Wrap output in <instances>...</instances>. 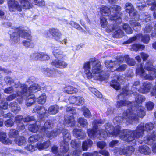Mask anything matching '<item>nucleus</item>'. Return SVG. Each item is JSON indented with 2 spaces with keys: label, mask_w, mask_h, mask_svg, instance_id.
Returning <instances> with one entry per match:
<instances>
[{
  "label": "nucleus",
  "mask_w": 156,
  "mask_h": 156,
  "mask_svg": "<svg viewBox=\"0 0 156 156\" xmlns=\"http://www.w3.org/2000/svg\"><path fill=\"white\" fill-rule=\"evenodd\" d=\"M120 7L115 5L112 7L111 10L108 7L102 5L100 8V13L102 16H108L110 14L109 19L111 21L114 20L116 23L113 26L109 25L106 29V31L108 33L115 30L113 34L114 38H122L124 35V33L121 30L122 27L123 29L128 34L132 33V30L128 25L121 23L122 21L121 14L120 11Z\"/></svg>",
  "instance_id": "f257e3e1"
},
{
  "label": "nucleus",
  "mask_w": 156,
  "mask_h": 156,
  "mask_svg": "<svg viewBox=\"0 0 156 156\" xmlns=\"http://www.w3.org/2000/svg\"><path fill=\"white\" fill-rule=\"evenodd\" d=\"M131 94L135 96V102H130L131 106L132 107L123 112L122 118L118 116L114 118L113 122L115 124L120 123L125 121L131 123L134 120H138V117L142 118L145 115L144 107L137 104L144 101L145 99V97L136 92H133Z\"/></svg>",
  "instance_id": "f03ea898"
},
{
  "label": "nucleus",
  "mask_w": 156,
  "mask_h": 156,
  "mask_svg": "<svg viewBox=\"0 0 156 156\" xmlns=\"http://www.w3.org/2000/svg\"><path fill=\"white\" fill-rule=\"evenodd\" d=\"M104 121L102 120H95L93 123V129H89L87 132L89 137L91 138L97 137L100 140L105 139L108 136H119V133L121 129L119 126L120 123L115 124V128H114L110 123H106L105 125V128L106 131L104 129H101L97 130L98 127L101 124L103 123Z\"/></svg>",
  "instance_id": "7ed1b4c3"
},
{
  "label": "nucleus",
  "mask_w": 156,
  "mask_h": 156,
  "mask_svg": "<svg viewBox=\"0 0 156 156\" xmlns=\"http://www.w3.org/2000/svg\"><path fill=\"white\" fill-rule=\"evenodd\" d=\"M102 66L99 60L95 58L90 59L84 64L83 69L86 77L88 79L103 81L108 78V73L103 74Z\"/></svg>",
  "instance_id": "20e7f679"
},
{
  "label": "nucleus",
  "mask_w": 156,
  "mask_h": 156,
  "mask_svg": "<svg viewBox=\"0 0 156 156\" xmlns=\"http://www.w3.org/2000/svg\"><path fill=\"white\" fill-rule=\"evenodd\" d=\"M154 127V125L151 123L146 124L144 127L143 123H141L137 127L135 130H121L119 133V137L124 141H132L135 139L140 138L144 135V131H150Z\"/></svg>",
  "instance_id": "39448f33"
},
{
  "label": "nucleus",
  "mask_w": 156,
  "mask_h": 156,
  "mask_svg": "<svg viewBox=\"0 0 156 156\" xmlns=\"http://www.w3.org/2000/svg\"><path fill=\"white\" fill-rule=\"evenodd\" d=\"M15 88H19L16 92L18 96L23 99L27 97L26 104L28 106L32 105L35 101V100H34L35 96L33 95L34 93L40 90L41 89V87L38 84L33 83L27 90V85L25 84H21L20 83L15 84Z\"/></svg>",
  "instance_id": "423d86ee"
},
{
  "label": "nucleus",
  "mask_w": 156,
  "mask_h": 156,
  "mask_svg": "<svg viewBox=\"0 0 156 156\" xmlns=\"http://www.w3.org/2000/svg\"><path fill=\"white\" fill-rule=\"evenodd\" d=\"M40 122V124H41L40 126V133L43 136L46 135L48 138H52L61 133L60 130L59 129H55L52 131H50L53 126L51 121L48 120L45 122L41 121Z\"/></svg>",
  "instance_id": "0eeeda50"
},
{
  "label": "nucleus",
  "mask_w": 156,
  "mask_h": 156,
  "mask_svg": "<svg viewBox=\"0 0 156 156\" xmlns=\"http://www.w3.org/2000/svg\"><path fill=\"white\" fill-rule=\"evenodd\" d=\"M62 133L64 139V140L61 142L60 151L63 152H67L69 149L68 142L71 139V136L67 129H63L61 131Z\"/></svg>",
  "instance_id": "6e6552de"
},
{
  "label": "nucleus",
  "mask_w": 156,
  "mask_h": 156,
  "mask_svg": "<svg viewBox=\"0 0 156 156\" xmlns=\"http://www.w3.org/2000/svg\"><path fill=\"white\" fill-rule=\"evenodd\" d=\"M15 32L11 36V38H30L31 32L30 30H27L23 28H18L16 29Z\"/></svg>",
  "instance_id": "1a4fd4ad"
},
{
  "label": "nucleus",
  "mask_w": 156,
  "mask_h": 156,
  "mask_svg": "<svg viewBox=\"0 0 156 156\" xmlns=\"http://www.w3.org/2000/svg\"><path fill=\"white\" fill-rule=\"evenodd\" d=\"M66 111L67 112H69V113L72 115L75 114L76 112L75 108L73 107H67ZM64 124L65 126L68 127H72L74 126L75 122L73 115L65 116Z\"/></svg>",
  "instance_id": "9d476101"
},
{
  "label": "nucleus",
  "mask_w": 156,
  "mask_h": 156,
  "mask_svg": "<svg viewBox=\"0 0 156 156\" xmlns=\"http://www.w3.org/2000/svg\"><path fill=\"white\" fill-rule=\"evenodd\" d=\"M134 151L135 149L132 146H128L122 148H117L114 150V153L116 155L123 154L126 156H130Z\"/></svg>",
  "instance_id": "9b49d317"
},
{
  "label": "nucleus",
  "mask_w": 156,
  "mask_h": 156,
  "mask_svg": "<svg viewBox=\"0 0 156 156\" xmlns=\"http://www.w3.org/2000/svg\"><path fill=\"white\" fill-rule=\"evenodd\" d=\"M140 84V83L138 81L135 82L133 84L131 88L132 90L129 91L127 88L125 87L123 88L121 90L120 93L119 95L117 96L118 98H124L125 96H127L130 94H131V93L133 92V91H136V90H137L138 87Z\"/></svg>",
  "instance_id": "f8f14e48"
},
{
  "label": "nucleus",
  "mask_w": 156,
  "mask_h": 156,
  "mask_svg": "<svg viewBox=\"0 0 156 156\" xmlns=\"http://www.w3.org/2000/svg\"><path fill=\"white\" fill-rule=\"evenodd\" d=\"M124 61L123 57L121 56H117L116 58V60L112 61V60H107L105 63V66L108 68H109L111 69H116L115 66H118V65L122 63Z\"/></svg>",
  "instance_id": "ddd939ff"
},
{
  "label": "nucleus",
  "mask_w": 156,
  "mask_h": 156,
  "mask_svg": "<svg viewBox=\"0 0 156 156\" xmlns=\"http://www.w3.org/2000/svg\"><path fill=\"white\" fill-rule=\"evenodd\" d=\"M8 6L9 10L10 12H14L16 10L20 11L22 7L18 2L15 0H9L8 1Z\"/></svg>",
  "instance_id": "4468645a"
},
{
  "label": "nucleus",
  "mask_w": 156,
  "mask_h": 156,
  "mask_svg": "<svg viewBox=\"0 0 156 156\" xmlns=\"http://www.w3.org/2000/svg\"><path fill=\"white\" fill-rule=\"evenodd\" d=\"M42 72L46 76L50 77H55L58 76V74H62L61 71H57L49 68H44L42 69Z\"/></svg>",
  "instance_id": "2eb2a0df"
},
{
  "label": "nucleus",
  "mask_w": 156,
  "mask_h": 156,
  "mask_svg": "<svg viewBox=\"0 0 156 156\" xmlns=\"http://www.w3.org/2000/svg\"><path fill=\"white\" fill-rule=\"evenodd\" d=\"M71 147L73 148H75L76 149L73 152V154L76 155V153L77 154H80L82 151V149L81 147V143L78 140H72L71 143Z\"/></svg>",
  "instance_id": "dca6fc26"
},
{
  "label": "nucleus",
  "mask_w": 156,
  "mask_h": 156,
  "mask_svg": "<svg viewBox=\"0 0 156 156\" xmlns=\"http://www.w3.org/2000/svg\"><path fill=\"white\" fill-rule=\"evenodd\" d=\"M152 87V84L149 82H146L143 83L142 86L138 91L142 93H146L148 92L150 90Z\"/></svg>",
  "instance_id": "f3484780"
},
{
  "label": "nucleus",
  "mask_w": 156,
  "mask_h": 156,
  "mask_svg": "<svg viewBox=\"0 0 156 156\" xmlns=\"http://www.w3.org/2000/svg\"><path fill=\"white\" fill-rule=\"evenodd\" d=\"M125 9L126 12H128L130 16L132 18L135 19V16H136L137 12L134 9L132 5L130 3H126L125 5Z\"/></svg>",
  "instance_id": "a211bd4d"
},
{
  "label": "nucleus",
  "mask_w": 156,
  "mask_h": 156,
  "mask_svg": "<svg viewBox=\"0 0 156 156\" xmlns=\"http://www.w3.org/2000/svg\"><path fill=\"white\" fill-rule=\"evenodd\" d=\"M51 65L55 67L60 69L66 68L68 64L65 61L62 60H55L51 62Z\"/></svg>",
  "instance_id": "6ab92c4d"
},
{
  "label": "nucleus",
  "mask_w": 156,
  "mask_h": 156,
  "mask_svg": "<svg viewBox=\"0 0 156 156\" xmlns=\"http://www.w3.org/2000/svg\"><path fill=\"white\" fill-rule=\"evenodd\" d=\"M156 140V131H154L152 134H148L144 137V141L145 143L151 144Z\"/></svg>",
  "instance_id": "aec40b11"
},
{
  "label": "nucleus",
  "mask_w": 156,
  "mask_h": 156,
  "mask_svg": "<svg viewBox=\"0 0 156 156\" xmlns=\"http://www.w3.org/2000/svg\"><path fill=\"white\" fill-rule=\"evenodd\" d=\"M73 135L79 139H82L85 137L86 134L84 131L80 129H75L73 131Z\"/></svg>",
  "instance_id": "412c9836"
},
{
  "label": "nucleus",
  "mask_w": 156,
  "mask_h": 156,
  "mask_svg": "<svg viewBox=\"0 0 156 156\" xmlns=\"http://www.w3.org/2000/svg\"><path fill=\"white\" fill-rule=\"evenodd\" d=\"M6 133L3 132H0V141L4 144L9 145L11 144L12 141L6 137Z\"/></svg>",
  "instance_id": "4be33fe9"
},
{
  "label": "nucleus",
  "mask_w": 156,
  "mask_h": 156,
  "mask_svg": "<svg viewBox=\"0 0 156 156\" xmlns=\"http://www.w3.org/2000/svg\"><path fill=\"white\" fill-rule=\"evenodd\" d=\"M44 136L42 134H41V133L38 134L32 135L29 137L28 141L30 143H34L38 141H41L42 140Z\"/></svg>",
  "instance_id": "5701e85b"
},
{
  "label": "nucleus",
  "mask_w": 156,
  "mask_h": 156,
  "mask_svg": "<svg viewBox=\"0 0 156 156\" xmlns=\"http://www.w3.org/2000/svg\"><path fill=\"white\" fill-rule=\"evenodd\" d=\"M40 123V122H37L35 124L29 125L28 127L29 130L34 133L36 132L39 130L40 133V126H41V124Z\"/></svg>",
  "instance_id": "b1692460"
},
{
  "label": "nucleus",
  "mask_w": 156,
  "mask_h": 156,
  "mask_svg": "<svg viewBox=\"0 0 156 156\" xmlns=\"http://www.w3.org/2000/svg\"><path fill=\"white\" fill-rule=\"evenodd\" d=\"M21 7L23 9H27L32 8L33 5L30 2H32V0H20Z\"/></svg>",
  "instance_id": "393cba45"
},
{
  "label": "nucleus",
  "mask_w": 156,
  "mask_h": 156,
  "mask_svg": "<svg viewBox=\"0 0 156 156\" xmlns=\"http://www.w3.org/2000/svg\"><path fill=\"white\" fill-rule=\"evenodd\" d=\"M139 151L141 153L145 155L149 154L151 152L150 148L147 146L145 145L140 146L139 148Z\"/></svg>",
  "instance_id": "a878e982"
},
{
  "label": "nucleus",
  "mask_w": 156,
  "mask_h": 156,
  "mask_svg": "<svg viewBox=\"0 0 156 156\" xmlns=\"http://www.w3.org/2000/svg\"><path fill=\"white\" fill-rule=\"evenodd\" d=\"M51 151L53 153L57 154L55 156H70L68 154H66V152H63L60 150V152H58V147L56 145L54 146L51 148Z\"/></svg>",
  "instance_id": "bb28decb"
},
{
  "label": "nucleus",
  "mask_w": 156,
  "mask_h": 156,
  "mask_svg": "<svg viewBox=\"0 0 156 156\" xmlns=\"http://www.w3.org/2000/svg\"><path fill=\"white\" fill-rule=\"evenodd\" d=\"M49 31L51 35L54 37L60 38L62 36L61 32L57 28H52L49 29Z\"/></svg>",
  "instance_id": "cd10ccee"
},
{
  "label": "nucleus",
  "mask_w": 156,
  "mask_h": 156,
  "mask_svg": "<svg viewBox=\"0 0 156 156\" xmlns=\"http://www.w3.org/2000/svg\"><path fill=\"white\" fill-rule=\"evenodd\" d=\"M64 89V91L69 94H74L77 92L78 91L77 89L71 86H66Z\"/></svg>",
  "instance_id": "c85d7f7f"
},
{
  "label": "nucleus",
  "mask_w": 156,
  "mask_h": 156,
  "mask_svg": "<svg viewBox=\"0 0 156 156\" xmlns=\"http://www.w3.org/2000/svg\"><path fill=\"white\" fill-rule=\"evenodd\" d=\"M147 3L149 5L152 6L151 9L154 10L153 15L154 18L156 19V2H155V0H148Z\"/></svg>",
  "instance_id": "c756f323"
},
{
  "label": "nucleus",
  "mask_w": 156,
  "mask_h": 156,
  "mask_svg": "<svg viewBox=\"0 0 156 156\" xmlns=\"http://www.w3.org/2000/svg\"><path fill=\"white\" fill-rule=\"evenodd\" d=\"M53 53L56 58L59 59H62L63 57L62 52L57 48H54L53 51Z\"/></svg>",
  "instance_id": "7c9ffc66"
},
{
  "label": "nucleus",
  "mask_w": 156,
  "mask_h": 156,
  "mask_svg": "<svg viewBox=\"0 0 156 156\" xmlns=\"http://www.w3.org/2000/svg\"><path fill=\"white\" fill-rule=\"evenodd\" d=\"M15 143L19 146H23L25 144L26 140L23 136H20L15 140Z\"/></svg>",
  "instance_id": "2f4dec72"
},
{
  "label": "nucleus",
  "mask_w": 156,
  "mask_h": 156,
  "mask_svg": "<svg viewBox=\"0 0 156 156\" xmlns=\"http://www.w3.org/2000/svg\"><path fill=\"white\" fill-rule=\"evenodd\" d=\"M34 110L36 111L37 113L41 116L44 115L47 112V110L45 108V107L41 106L36 107L34 109Z\"/></svg>",
  "instance_id": "473e14b6"
},
{
  "label": "nucleus",
  "mask_w": 156,
  "mask_h": 156,
  "mask_svg": "<svg viewBox=\"0 0 156 156\" xmlns=\"http://www.w3.org/2000/svg\"><path fill=\"white\" fill-rule=\"evenodd\" d=\"M92 144V141L90 139L86 140L83 143L82 150L86 151L87 150L88 148L91 146Z\"/></svg>",
  "instance_id": "72a5a7b5"
},
{
  "label": "nucleus",
  "mask_w": 156,
  "mask_h": 156,
  "mask_svg": "<svg viewBox=\"0 0 156 156\" xmlns=\"http://www.w3.org/2000/svg\"><path fill=\"white\" fill-rule=\"evenodd\" d=\"M123 57L124 60L126 62L127 64L130 66H134L135 64V62L132 58H129V56L127 55H125L124 56H121Z\"/></svg>",
  "instance_id": "f704fd0d"
},
{
  "label": "nucleus",
  "mask_w": 156,
  "mask_h": 156,
  "mask_svg": "<svg viewBox=\"0 0 156 156\" xmlns=\"http://www.w3.org/2000/svg\"><path fill=\"white\" fill-rule=\"evenodd\" d=\"M58 112V108L57 105H52L48 108V112L50 114H55Z\"/></svg>",
  "instance_id": "c9c22d12"
},
{
  "label": "nucleus",
  "mask_w": 156,
  "mask_h": 156,
  "mask_svg": "<svg viewBox=\"0 0 156 156\" xmlns=\"http://www.w3.org/2000/svg\"><path fill=\"white\" fill-rule=\"evenodd\" d=\"M78 122L80 126L82 127H87L88 125V123L87 121L84 118H79L78 120Z\"/></svg>",
  "instance_id": "e433bc0d"
},
{
  "label": "nucleus",
  "mask_w": 156,
  "mask_h": 156,
  "mask_svg": "<svg viewBox=\"0 0 156 156\" xmlns=\"http://www.w3.org/2000/svg\"><path fill=\"white\" fill-rule=\"evenodd\" d=\"M9 106L12 111H19L20 109V107L18 105L17 103L15 102L10 103Z\"/></svg>",
  "instance_id": "4c0bfd02"
},
{
  "label": "nucleus",
  "mask_w": 156,
  "mask_h": 156,
  "mask_svg": "<svg viewBox=\"0 0 156 156\" xmlns=\"http://www.w3.org/2000/svg\"><path fill=\"white\" fill-rule=\"evenodd\" d=\"M119 80V79H118L117 81L115 80H112L110 83V86L116 90L120 89V86L119 83L118 82Z\"/></svg>",
  "instance_id": "58836bf2"
},
{
  "label": "nucleus",
  "mask_w": 156,
  "mask_h": 156,
  "mask_svg": "<svg viewBox=\"0 0 156 156\" xmlns=\"http://www.w3.org/2000/svg\"><path fill=\"white\" fill-rule=\"evenodd\" d=\"M128 105L129 106H131L130 102L126 101L120 100L117 102L116 106L117 108H120L122 106Z\"/></svg>",
  "instance_id": "ea45409f"
},
{
  "label": "nucleus",
  "mask_w": 156,
  "mask_h": 156,
  "mask_svg": "<svg viewBox=\"0 0 156 156\" xmlns=\"http://www.w3.org/2000/svg\"><path fill=\"white\" fill-rule=\"evenodd\" d=\"M46 97L45 94H43L37 99V101L39 104H44L46 101Z\"/></svg>",
  "instance_id": "a19ab883"
},
{
  "label": "nucleus",
  "mask_w": 156,
  "mask_h": 156,
  "mask_svg": "<svg viewBox=\"0 0 156 156\" xmlns=\"http://www.w3.org/2000/svg\"><path fill=\"white\" fill-rule=\"evenodd\" d=\"M145 46L144 45L140 44H134L132 46V49L136 51L139 49L141 50H143Z\"/></svg>",
  "instance_id": "79ce46f5"
},
{
  "label": "nucleus",
  "mask_w": 156,
  "mask_h": 156,
  "mask_svg": "<svg viewBox=\"0 0 156 156\" xmlns=\"http://www.w3.org/2000/svg\"><path fill=\"white\" fill-rule=\"evenodd\" d=\"M127 65L125 64H123L120 65L119 67L113 69H111V71L113 72L116 70L118 72H122L124 71L127 68Z\"/></svg>",
  "instance_id": "37998d69"
},
{
  "label": "nucleus",
  "mask_w": 156,
  "mask_h": 156,
  "mask_svg": "<svg viewBox=\"0 0 156 156\" xmlns=\"http://www.w3.org/2000/svg\"><path fill=\"white\" fill-rule=\"evenodd\" d=\"M84 115L86 117L89 118L91 117L90 112L89 110L86 107H83L82 108Z\"/></svg>",
  "instance_id": "c03bdc74"
},
{
  "label": "nucleus",
  "mask_w": 156,
  "mask_h": 156,
  "mask_svg": "<svg viewBox=\"0 0 156 156\" xmlns=\"http://www.w3.org/2000/svg\"><path fill=\"white\" fill-rule=\"evenodd\" d=\"M150 38V36L147 34L143 35L141 34H136L133 39H147Z\"/></svg>",
  "instance_id": "a18cd8bd"
},
{
  "label": "nucleus",
  "mask_w": 156,
  "mask_h": 156,
  "mask_svg": "<svg viewBox=\"0 0 156 156\" xmlns=\"http://www.w3.org/2000/svg\"><path fill=\"white\" fill-rule=\"evenodd\" d=\"M22 42L23 45L27 47L31 48L33 46V44L31 40H24Z\"/></svg>",
  "instance_id": "49530a36"
},
{
  "label": "nucleus",
  "mask_w": 156,
  "mask_h": 156,
  "mask_svg": "<svg viewBox=\"0 0 156 156\" xmlns=\"http://www.w3.org/2000/svg\"><path fill=\"white\" fill-rule=\"evenodd\" d=\"M41 54L38 53H32L31 54L30 56L31 58L34 60H40L41 57Z\"/></svg>",
  "instance_id": "de8ad7c7"
},
{
  "label": "nucleus",
  "mask_w": 156,
  "mask_h": 156,
  "mask_svg": "<svg viewBox=\"0 0 156 156\" xmlns=\"http://www.w3.org/2000/svg\"><path fill=\"white\" fill-rule=\"evenodd\" d=\"M18 134V131L15 129H11L9 131V135L11 138H14Z\"/></svg>",
  "instance_id": "09e8293b"
},
{
  "label": "nucleus",
  "mask_w": 156,
  "mask_h": 156,
  "mask_svg": "<svg viewBox=\"0 0 156 156\" xmlns=\"http://www.w3.org/2000/svg\"><path fill=\"white\" fill-rule=\"evenodd\" d=\"M35 3V4L39 6H44L45 2L44 0H32Z\"/></svg>",
  "instance_id": "8fccbe9b"
},
{
  "label": "nucleus",
  "mask_w": 156,
  "mask_h": 156,
  "mask_svg": "<svg viewBox=\"0 0 156 156\" xmlns=\"http://www.w3.org/2000/svg\"><path fill=\"white\" fill-rule=\"evenodd\" d=\"M139 19L142 20V21H145L146 22H148L150 20V17L148 15L143 14L140 15L139 16Z\"/></svg>",
  "instance_id": "3c124183"
},
{
  "label": "nucleus",
  "mask_w": 156,
  "mask_h": 156,
  "mask_svg": "<svg viewBox=\"0 0 156 156\" xmlns=\"http://www.w3.org/2000/svg\"><path fill=\"white\" fill-rule=\"evenodd\" d=\"M100 24L101 27L103 28L106 27L108 24V22L105 17L101 16L100 18Z\"/></svg>",
  "instance_id": "603ef678"
},
{
  "label": "nucleus",
  "mask_w": 156,
  "mask_h": 156,
  "mask_svg": "<svg viewBox=\"0 0 156 156\" xmlns=\"http://www.w3.org/2000/svg\"><path fill=\"white\" fill-rule=\"evenodd\" d=\"M130 23L133 26L134 30H138L140 29L141 27L139 23L135 22L131 23V22H130Z\"/></svg>",
  "instance_id": "864d4df0"
},
{
  "label": "nucleus",
  "mask_w": 156,
  "mask_h": 156,
  "mask_svg": "<svg viewBox=\"0 0 156 156\" xmlns=\"http://www.w3.org/2000/svg\"><path fill=\"white\" fill-rule=\"evenodd\" d=\"M77 100H76V105H80L81 104H83L84 102V98L80 96H76Z\"/></svg>",
  "instance_id": "5fc2aeb1"
},
{
  "label": "nucleus",
  "mask_w": 156,
  "mask_h": 156,
  "mask_svg": "<svg viewBox=\"0 0 156 156\" xmlns=\"http://www.w3.org/2000/svg\"><path fill=\"white\" fill-rule=\"evenodd\" d=\"M25 148L28 151H33L36 149L37 147L31 144H29L25 147Z\"/></svg>",
  "instance_id": "6e6d98bb"
},
{
  "label": "nucleus",
  "mask_w": 156,
  "mask_h": 156,
  "mask_svg": "<svg viewBox=\"0 0 156 156\" xmlns=\"http://www.w3.org/2000/svg\"><path fill=\"white\" fill-rule=\"evenodd\" d=\"M34 120L35 118L34 116L28 115L24 118L23 119V121L24 122H28Z\"/></svg>",
  "instance_id": "4d7b16f0"
},
{
  "label": "nucleus",
  "mask_w": 156,
  "mask_h": 156,
  "mask_svg": "<svg viewBox=\"0 0 156 156\" xmlns=\"http://www.w3.org/2000/svg\"><path fill=\"white\" fill-rule=\"evenodd\" d=\"M69 24L72 27L75 28L79 30H80L82 29V28L79 24L74 21H70Z\"/></svg>",
  "instance_id": "13d9d810"
},
{
  "label": "nucleus",
  "mask_w": 156,
  "mask_h": 156,
  "mask_svg": "<svg viewBox=\"0 0 156 156\" xmlns=\"http://www.w3.org/2000/svg\"><path fill=\"white\" fill-rule=\"evenodd\" d=\"M77 97L76 96H73L69 97V100L70 103L75 104L76 105V100H77Z\"/></svg>",
  "instance_id": "bf43d9fd"
},
{
  "label": "nucleus",
  "mask_w": 156,
  "mask_h": 156,
  "mask_svg": "<svg viewBox=\"0 0 156 156\" xmlns=\"http://www.w3.org/2000/svg\"><path fill=\"white\" fill-rule=\"evenodd\" d=\"M14 91V88L12 87H10L5 88L4 90V92L7 94H11Z\"/></svg>",
  "instance_id": "052dcab7"
},
{
  "label": "nucleus",
  "mask_w": 156,
  "mask_h": 156,
  "mask_svg": "<svg viewBox=\"0 0 156 156\" xmlns=\"http://www.w3.org/2000/svg\"><path fill=\"white\" fill-rule=\"evenodd\" d=\"M98 147L101 149L104 148L106 146V143L102 141H100L97 143Z\"/></svg>",
  "instance_id": "680f3d73"
},
{
  "label": "nucleus",
  "mask_w": 156,
  "mask_h": 156,
  "mask_svg": "<svg viewBox=\"0 0 156 156\" xmlns=\"http://www.w3.org/2000/svg\"><path fill=\"white\" fill-rule=\"evenodd\" d=\"M146 106L148 110H151L154 108V105L153 103L149 102L146 104Z\"/></svg>",
  "instance_id": "e2e57ef3"
},
{
  "label": "nucleus",
  "mask_w": 156,
  "mask_h": 156,
  "mask_svg": "<svg viewBox=\"0 0 156 156\" xmlns=\"http://www.w3.org/2000/svg\"><path fill=\"white\" fill-rule=\"evenodd\" d=\"M14 122L11 119H9L4 122L5 125L7 127H11L13 126Z\"/></svg>",
  "instance_id": "0e129e2a"
},
{
  "label": "nucleus",
  "mask_w": 156,
  "mask_h": 156,
  "mask_svg": "<svg viewBox=\"0 0 156 156\" xmlns=\"http://www.w3.org/2000/svg\"><path fill=\"white\" fill-rule=\"evenodd\" d=\"M23 118L22 115L16 116L15 118V122L17 123H20L21 121H23Z\"/></svg>",
  "instance_id": "69168bd1"
},
{
  "label": "nucleus",
  "mask_w": 156,
  "mask_h": 156,
  "mask_svg": "<svg viewBox=\"0 0 156 156\" xmlns=\"http://www.w3.org/2000/svg\"><path fill=\"white\" fill-rule=\"evenodd\" d=\"M4 80L6 83L10 84H11L12 83H14L13 79L8 77H5Z\"/></svg>",
  "instance_id": "338daca9"
},
{
  "label": "nucleus",
  "mask_w": 156,
  "mask_h": 156,
  "mask_svg": "<svg viewBox=\"0 0 156 156\" xmlns=\"http://www.w3.org/2000/svg\"><path fill=\"white\" fill-rule=\"evenodd\" d=\"M36 78L34 77L31 76L28 79L27 82L29 84H30L36 81Z\"/></svg>",
  "instance_id": "774afa93"
}]
</instances>
